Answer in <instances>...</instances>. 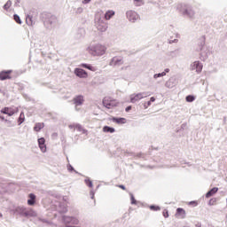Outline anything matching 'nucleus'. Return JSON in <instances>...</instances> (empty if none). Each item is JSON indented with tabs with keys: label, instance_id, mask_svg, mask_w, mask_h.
<instances>
[{
	"label": "nucleus",
	"instance_id": "33",
	"mask_svg": "<svg viewBox=\"0 0 227 227\" xmlns=\"http://www.w3.org/2000/svg\"><path fill=\"white\" fill-rule=\"evenodd\" d=\"M12 1L8 0L5 4L3 6L4 10H5V12H8V10H10V8L12 7Z\"/></svg>",
	"mask_w": 227,
	"mask_h": 227
},
{
	"label": "nucleus",
	"instance_id": "39",
	"mask_svg": "<svg viewBox=\"0 0 227 227\" xmlns=\"http://www.w3.org/2000/svg\"><path fill=\"white\" fill-rule=\"evenodd\" d=\"M215 203H217V198H212L209 200L207 205H209V207H213Z\"/></svg>",
	"mask_w": 227,
	"mask_h": 227
},
{
	"label": "nucleus",
	"instance_id": "45",
	"mask_svg": "<svg viewBox=\"0 0 227 227\" xmlns=\"http://www.w3.org/2000/svg\"><path fill=\"white\" fill-rule=\"evenodd\" d=\"M152 106L151 101H147L144 104V109H148Z\"/></svg>",
	"mask_w": 227,
	"mask_h": 227
},
{
	"label": "nucleus",
	"instance_id": "47",
	"mask_svg": "<svg viewBox=\"0 0 227 227\" xmlns=\"http://www.w3.org/2000/svg\"><path fill=\"white\" fill-rule=\"evenodd\" d=\"M186 127H187V124L183 123V124L181 125V129H177L176 132H180L181 130H184V129H185Z\"/></svg>",
	"mask_w": 227,
	"mask_h": 227
},
{
	"label": "nucleus",
	"instance_id": "26",
	"mask_svg": "<svg viewBox=\"0 0 227 227\" xmlns=\"http://www.w3.org/2000/svg\"><path fill=\"white\" fill-rule=\"evenodd\" d=\"M43 127H45V124L43 122H36L34 126V130L35 132H40V130H42Z\"/></svg>",
	"mask_w": 227,
	"mask_h": 227
},
{
	"label": "nucleus",
	"instance_id": "4",
	"mask_svg": "<svg viewBox=\"0 0 227 227\" xmlns=\"http://www.w3.org/2000/svg\"><path fill=\"white\" fill-rule=\"evenodd\" d=\"M196 51L200 52L201 61H205L208 58V50L205 49V38L201 39Z\"/></svg>",
	"mask_w": 227,
	"mask_h": 227
},
{
	"label": "nucleus",
	"instance_id": "59",
	"mask_svg": "<svg viewBox=\"0 0 227 227\" xmlns=\"http://www.w3.org/2000/svg\"><path fill=\"white\" fill-rule=\"evenodd\" d=\"M82 134H88V129H82Z\"/></svg>",
	"mask_w": 227,
	"mask_h": 227
},
{
	"label": "nucleus",
	"instance_id": "54",
	"mask_svg": "<svg viewBox=\"0 0 227 227\" xmlns=\"http://www.w3.org/2000/svg\"><path fill=\"white\" fill-rule=\"evenodd\" d=\"M82 4H90V3H91V0H82Z\"/></svg>",
	"mask_w": 227,
	"mask_h": 227
},
{
	"label": "nucleus",
	"instance_id": "52",
	"mask_svg": "<svg viewBox=\"0 0 227 227\" xmlns=\"http://www.w3.org/2000/svg\"><path fill=\"white\" fill-rule=\"evenodd\" d=\"M168 43H178V39L168 40Z\"/></svg>",
	"mask_w": 227,
	"mask_h": 227
},
{
	"label": "nucleus",
	"instance_id": "1",
	"mask_svg": "<svg viewBox=\"0 0 227 227\" xmlns=\"http://www.w3.org/2000/svg\"><path fill=\"white\" fill-rule=\"evenodd\" d=\"M41 20L43 22L45 29H48V31L54 29L58 26V18L51 12H43L41 14Z\"/></svg>",
	"mask_w": 227,
	"mask_h": 227
},
{
	"label": "nucleus",
	"instance_id": "10",
	"mask_svg": "<svg viewBox=\"0 0 227 227\" xmlns=\"http://www.w3.org/2000/svg\"><path fill=\"white\" fill-rule=\"evenodd\" d=\"M62 221L65 224H79V219L75 216L63 215Z\"/></svg>",
	"mask_w": 227,
	"mask_h": 227
},
{
	"label": "nucleus",
	"instance_id": "28",
	"mask_svg": "<svg viewBox=\"0 0 227 227\" xmlns=\"http://www.w3.org/2000/svg\"><path fill=\"white\" fill-rule=\"evenodd\" d=\"M59 212L60 214H67V212H68V208H67V205H65V203H59Z\"/></svg>",
	"mask_w": 227,
	"mask_h": 227
},
{
	"label": "nucleus",
	"instance_id": "46",
	"mask_svg": "<svg viewBox=\"0 0 227 227\" xmlns=\"http://www.w3.org/2000/svg\"><path fill=\"white\" fill-rule=\"evenodd\" d=\"M39 221L41 223H43L44 224H51V222H49L47 219L40 218Z\"/></svg>",
	"mask_w": 227,
	"mask_h": 227
},
{
	"label": "nucleus",
	"instance_id": "27",
	"mask_svg": "<svg viewBox=\"0 0 227 227\" xmlns=\"http://www.w3.org/2000/svg\"><path fill=\"white\" fill-rule=\"evenodd\" d=\"M103 132H106V133H109V134H114V132H116V129L114 127L104 126L103 127Z\"/></svg>",
	"mask_w": 227,
	"mask_h": 227
},
{
	"label": "nucleus",
	"instance_id": "3",
	"mask_svg": "<svg viewBox=\"0 0 227 227\" xmlns=\"http://www.w3.org/2000/svg\"><path fill=\"white\" fill-rule=\"evenodd\" d=\"M107 48L102 44H96L88 48L89 54L92 56H104Z\"/></svg>",
	"mask_w": 227,
	"mask_h": 227
},
{
	"label": "nucleus",
	"instance_id": "57",
	"mask_svg": "<svg viewBox=\"0 0 227 227\" xmlns=\"http://www.w3.org/2000/svg\"><path fill=\"white\" fill-rule=\"evenodd\" d=\"M7 119L4 118V116L0 114V121H6Z\"/></svg>",
	"mask_w": 227,
	"mask_h": 227
},
{
	"label": "nucleus",
	"instance_id": "25",
	"mask_svg": "<svg viewBox=\"0 0 227 227\" xmlns=\"http://www.w3.org/2000/svg\"><path fill=\"white\" fill-rule=\"evenodd\" d=\"M169 71H170L169 68H165L163 72L154 74L153 79H159V77H164V76H166L167 74H169Z\"/></svg>",
	"mask_w": 227,
	"mask_h": 227
},
{
	"label": "nucleus",
	"instance_id": "15",
	"mask_svg": "<svg viewBox=\"0 0 227 227\" xmlns=\"http://www.w3.org/2000/svg\"><path fill=\"white\" fill-rule=\"evenodd\" d=\"M38 146L43 153L47 152V145H45V137H40L37 139Z\"/></svg>",
	"mask_w": 227,
	"mask_h": 227
},
{
	"label": "nucleus",
	"instance_id": "35",
	"mask_svg": "<svg viewBox=\"0 0 227 227\" xmlns=\"http://www.w3.org/2000/svg\"><path fill=\"white\" fill-rule=\"evenodd\" d=\"M186 102H194L196 100V97L194 95H188L185 98Z\"/></svg>",
	"mask_w": 227,
	"mask_h": 227
},
{
	"label": "nucleus",
	"instance_id": "22",
	"mask_svg": "<svg viewBox=\"0 0 227 227\" xmlns=\"http://www.w3.org/2000/svg\"><path fill=\"white\" fill-rule=\"evenodd\" d=\"M219 191V188L218 187H213L211 188L207 193H206V198L208 199V198H212V196H215V194H217Z\"/></svg>",
	"mask_w": 227,
	"mask_h": 227
},
{
	"label": "nucleus",
	"instance_id": "55",
	"mask_svg": "<svg viewBox=\"0 0 227 227\" xmlns=\"http://www.w3.org/2000/svg\"><path fill=\"white\" fill-rule=\"evenodd\" d=\"M119 188L121 189L122 191H126L127 187H125L124 184H119Z\"/></svg>",
	"mask_w": 227,
	"mask_h": 227
},
{
	"label": "nucleus",
	"instance_id": "38",
	"mask_svg": "<svg viewBox=\"0 0 227 227\" xmlns=\"http://www.w3.org/2000/svg\"><path fill=\"white\" fill-rule=\"evenodd\" d=\"M180 54V49H176L175 51H170V56H172V58H176V56H178Z\"/></svg>",
	"mask_w": 227,
	"mask_h": 227
},
{
	"label": "nucleus",
	"instance_id": "13",
	"mask_svg": "<svg viewBox=\"0 0 227 227\" xmlns=\"http://www.w3.org/2000/svg\"><path fill=\"white\" fill-rule=\"evenodd\" d=\"M121 65H123V58L121 57H114L109 63L110 67H120Z\"/></svg>",
	"mask_w": 227,
	"mask_h": 227
},
{
	"label": "nucleus",
	"instance_id": "29",
	"mask_svg": "<svg viewBox=\"0 0 227 227\" xmlns=\"http://www.w3.org/2000/svg\"><path fill=\"white\" fill-rule=\"evenodd\" d=\"M114 11H107L105 13V19L106 20H111V19H113V17H114Z\"/></svg>",
	"mask_w": 227,
	"mask_h": 227
},
{
	"label": "nucleus",
	"instance_id": "8",
	"mask_svg": "<svg viewBox=\"0 0 227 227\" xmlns=\"http://www.w3.org/2000/svg\"><path fill=\"white\" fill-rule=\"evenodd\" d=\"M73 104L75 106V110L79 111L77 107H81L84 104V96L82 95H76L73 98Z\"/></svg>",
	"mask_w": 227,
	"mask_h": 227
},
{
	"label": "nucleus",
	"instance_id": "40",
	"mask_svg": "<svg viewBox=\"0 0 227 227\" xmlns=\"http://www.w3.org/2000/svg\"><path fill=\"white\" fill-rule=\"evenodd\" d=\"M6 127H15V123H13V121H10V120H5L4 121Z\"/></svg>",
	"mask_w": 227,
	"mask_h": 227
},
{
	"label": "nucleus",
	"instance_id": "51",
	"mask_svg": "<svg viewBox=\"0 0 227 227\" xmlns=\"http://www.w3.org/2000/svg\"><path fill=\"white\" fill-rule=\"evenodd\" d=\"M51 139H58V133L54 132L51 134Z\"/></svg>",
	"mask_w": 227,
	"mask_h": 227
},
{
	"label": "nucleus",
	"instance_id": "7",
	"mask_svg": "<svg viewBox=\"0 0 227 227\" xmlns=\"http://www.w3.org/2000/svg\"><path fill=\"white\" fill-rule=\"evenodd\" d=\"M102 104L106 109H113V107H116V106H118V102L114 99H111V98H105Z\"/></svg>",
	"mask_w": 227,
	"mask_h": 227
},
{
	"label": "nucleus",
	"instance_id": "11",
	"mask_svg": "<svg viewBox=\"0 0 227 227\" xmlns=\"http://www.w3.org/2000/svg\"><path fill=\"white\" fill-rule=\"evenodd\" d=\"M74 74L80 79H86L88 77V72L81 67L74 68Z\"/></svg>",
	"mask_w": 227,
	"mask_h": 227
},
{
	"label": "nucleus",
	"instance_id": "41",
	"mask_svg": "<svg viewBox=\"0 0 227 227\" xmlns=\"http://www.w3.org/2000/svg\"><path fill=\"white\" fill-rule=\"evenodd\" d=\"M162 215L163 217H165V219H168V217H169V211L168 209H164L162 212Z\"/></svg>",
	"mask_w": 227,
	"mask_h": 227
},
{
	"label": "nucleus",
	"instance_id": "2",
	"mask_svg": "<svg viewBox=\"0 0 227 227\" xmlns=\"http://www.w3.org/2000/svg\"><path fill=\"white\" fill-rule=\"evenodd\" d=\"M180 8V12L184 17H187L188 19H194L196 12H194L192 5L189 4H181Z\"/></svg>",
	"mask_w": 227,
	"mask_h": 227
},
{
	"label": "nucleus",
	"instance_id": "64",
	"mask_svg": "<svg viewBox=\"0 0 227 227\" xmlns=\"http://www.w3.org/2000/svg\"><path fill=\"white\" fill-rule=\"evenodd\" d=\"M176 38H180V34H176Z\"/></svg>",
	"mask_w": 227,
	"mask_h": 227
},
{
	"label": "nucleus",
	"instance_id": "31",
	"mask_svg": "<svg viewBox=\"0 0 227 227\" xmlns=\"http://www.w3.org/2000/svg\"><path fill=\"white\" fill-rule=\"evenodd\" d=\"M25 120H26V118L24 116V112H21L18 118V125H22V123H24Z\"/></svg>",
	"mask_w": 227,
	"mask_h": 227
},
{
	"label": "nucleus",
	"instance_id": "36",
	"mask_svg": "<svg viewBox=\"0 0 227 227\" xmlns=\"http://www.w3.org/2000/svg\"><path fill=\"white\" fill-rule=\"evenodd\" d=\"M84 183L87 185V187H90V188L93 187V182L89 177H87L84 180Z\"/></svg>",
	"mask_w": 227,
	"mask_h": 227
},
{
	"label": "nucleus",
	"instance_id": "49",
	"mask_svg": "<svg viewBox=\"0 0 227 227\" xmlns=\"http://www.w3.org/2000/svg\"><path fill=\"white\" fill-rule=\"evenodd\" d=\"M90 199H91V200H95V192H94L93 190H91V191L90 192Z\"/></svg>",
	"mask_w": 227,
	"mask_h": 227
},
{
	"label": "nucleus",
	"instance_id": "63",
	"mask_svg": "<svg viewBox=\"0 0 227 227\" xmlns=\"http://www.w3.org/2000/svg\"><path fill=\"white\" fill-rule=\"evenodd\" d=\"M60 140L62 141V143H63V141H65V143H67V140H65V137H61Z\"/></svg>",
	"mask_w": 227,
	"mask_h": 227
},
{
	"label": "nucleus",
	"instance_id": "62",
	"mask_svg": "<svg viewBox=\"0 0 227 227\" xmlns=\"http://www.w3.org/2000/svg\"><path fill=\"white\" fill-rule=\"evenodd\" d=\"M19 3H20V0H16L15 6H17V4H19Z\"/></svg>",
	"mask_w": 227,
	"mask_h": 227
},
{
	"label": "nucleus",
	"instance_id": "23",
	"mask_svg": "<svg viewBox=\"0 0 227 227\" xmlns=\"http://www.w3.org/2000/svg\"><path fill=\"white\" fill-rule=\"evenodd\" d=\"M80 67H82V68H85L86 70H90V72H97V67H93L91 64L82 63Z\"/></svg>",
	"mask_w": 227,
	"mask_h": 227
},
{
	"label": "nucleus",
	"instance_id": "58",
	"mask_svg": "<svg viewBox=\"0 0 227 227\" xmlns=\"http://www.w3.org/2000/svg\"><path fill=\"white\" fill-rule=\"evenodd\" d=\"M149 102L153 104V102H155V97H151Z\"/></svg>",
	"mask_w": 227,
	"mask_h": 227
},
{
	"label": "nucleus",
	"instance_id": "44",
	"mask_svg": "<svg viewBox=\"0 0 227 227\" xmlns=\"http://www.w3.org/2000/svg\"><path fill=\"white\" fill-rule=\"evenodd\" d=\"M82 12H84V9L82 7H78L75 11V13H77L78 15H81Z\"/></svg>",
	"mask_w": 227,
	"mask_h": 227
},
{
	"label": "nucleus",
	"instance_id": "17",
	"mask_svg": "<svg viewBox=\"0 0 227 227\" xmlns=\"http://www.w3.org/2000/svg\"><path fill=\"white\" fill-rule=\"evenodd\" d=\"M85 35H86V30L83 27L78 28L74 35V38H75V40H82V38H84Z\"/></svg>",
	"mask_w": 227,
	"mask_h": 227
},
{
	"label": "nucleus",
	"instance_id": "6",
	"mask_svg": "<svg viewBox=\"0 0 227 227\" xmlns=\"http://www.w3.org/2000/svg\"><path fill=\"white\" fill-rule=\"evenodd\" d=\"M152 95L150 92H140L137 94H131L129 98L131 104H136V102H139V100H143V98H146V97H150Z\"/></svg>",
	"mask_w": 227,
	"mask_h": 227
},
{
	"label": "nucleus",
	"instance_id": "60",
	"mask_svg": "<svg viewBox=\"0 0 227 227\" xmlns=\"http://www.w3.org/2000/svg\"><path fill=\"white\" fill-rule=\"evenodd\" d=\"M195 227H201V223H197L195 224Z\"/></svg>",
	"mask_w": 227,
	"mask_h": 227
},
{
	"label": "nucleus",
	"instance_id": "32",
	"mask_svg": "<svg viewBox=\"0 0 227 227\" xmlns=\"http://www.w3.org/2000/svg\"><path fill=\"white\" fill-rule=\"evenodd\" d=\"M150 210H152L153 212H159V210H160V206H157V205H151L149 206Z\"/></svg>",
	"mask_w": 227,
	"mask_h": 227
},
{
	"label": "nucleus",
	"instance_id": "21",
	"mask_svg": "<svg viewBox=\"0 0 227 227\" xmlns=\"http://www.w3.org/2000/svg\"><path fill=\"white\" fill-rule=\"evenodd\" d=\"M166 88L168 89H172L175 88V86H176V78H170L169 80H168L165 83Z\"/></svg>",
	"mask_w": 227,
	"mask_h": 227
},
{
	"label": "nucleus",
	"instance_id": "18",
	"mask_svg": "<svg viewBox=\"0 0 227 227\" xmlns=\"http://www.w3.org/2000/svg\"><path fill=\"white\" fill-rule=\"evenodd\" d=\"M110 120L113 123H117V125H125L127 123V119L124 117H112Z\"/></svg>",
	"mask_w": 227,
	"mask_h": 227
},
{
	"label": "nucleus",
	"instance_id": "16",
	"mask_svg": "<svg viewBox=\"0 0 227 227\" xmlns=\"http://www.w3.org/2000/svg\"><path fill=\"white\" fill-rule=\"evenodd\" d=\"M191 70H196L197 74H200L203 70V64L200 61H195L191 65Z\"/></svg>",
	"mask_w": 227,
	"mask_h": 227
},
{
	"label": "nucleus",
	"instance_id": "48",
	"mask_svg": "<svg viewBox=\"0 0 227 227\" xmlns=\"http://www.w3.org/2000/svg\"><path fill=\"white\" fill-rule=\"evenodd\" d=\"M189 205H192L193 207H198V202L196 200H192L189 202Z\"/></svg>",
	"mask_w": 227,
	"mask_h": 227
},
{
	"label": "nucleus",
	"instance_id": "50",
	"mask_svg": "<svg viewBox=\"0 0 227 227\" xmlns=\"http://www.w3.org/2000/svg\"><path fill=\"white\" fill-rule=\"evenodd\" d=\"M125 111H126V113H130V111H132V106H128L125 108Z\"/></svg>",
	"mask_w": 227,
	"mask_h": 227
},
{
	"label": "nucleus",
	"instance_id": "37",
	"mask_svg": "<svg viewBox=\"0 0 227 227\" xmlns=\"http://www.w3.org/2000/svg\"><path fill=\"white\" fill-rule=\"evenodd\" d=\"M130 196V203L131 205H137V200H136V197H134L133 193H129Z\"/></svg>",
	"mask_w": 227,
	"mask_h": 227
},
{
	"label": "nucleus",
	"instance_id": "43",
	"mask_svg": "<svg viewBox=\"0 0 227 227\" xmlns=\"http://www.w3.org/2000/svg\"><path fill=\"white\" fill-rule=\"evenodd\" d=\"M134 4L136 6H141L143 4V0H134Z\"/></svg>",
	"mask_w": 227,
	"mask_h": 227
},
{
	"label": "nucleus",
	"instance_id": "34",
	"mask_svg": "<svg viewBox=\"0 0 227 227\" xmlns=\"http://www.w3.org/2000/svg\"><path fill=\"white\" fill-rule=\"evenodd\" d=\"M13 20L16 24H22V20H20V16H19L18 14H13Z\"/></svg>",
	"mask_w": 227,
	"mask_h": 227
},
{
	"label": "nucleus",
	"instance_id": "9",
	"mask_svg": "<svg viewBox=\"0 0 227 227\" xmlns=\"http://www.w3.org/2000/svg\"><path fill=\"white\" fill-rule=\"evenodd\" d=\"M0 113L2 114H7V116H13V114H16V113H19V108L5 106L1 109Z\"/></svg>",
	"mask_w": 227,
	"mask_h": 227
},
{
	"label": "nucleus",
	"instance_id": "20",
	"mask_svg": "<svg viewBox=\"0 0 227 227\" xmlns=\"http://www.w3.org/2000/svg\"><path fill=\"white\" fill-rule=\"evenodd\" d=\"M27 205L29 207H34V205H36V195H35V193L28 194Z\"/></svg>",
	"mask_w": 227,
	"mask_h": 227
},
{
	"label": "nucleus",
	"instance_id": "14",
	"mask_svg": "<svg viewBox=\"0 0 227 227\" xmlns=\"http://www.w3.org/2000/svg\"><path fill=\"white\" fill-rule=\"evenodd\" d=\"M12 69L1 71L0 81H8V79H12Z\"/></svg>",
	"mask_w": 227,
	"mask_h": 227
},
{
	"label": "nucleus",
	"instance_id": "24",
	"mask_svg": "<svg viewBox=\"0 0 227 227\" xmlns=\"http://www.w3.org/2000/svg\"><path fill=\"white\" fill-rule=\"evenodd\" d=\"M176 215H179L181 219H185V209L183 207H177L176 210Z\"/></svg>",
	"mask_w": 227,
	"mask_h": 227
},
{
	"label": "nucleus",
	"instance_id": "12",
	"mask_svg": "<svg viewBox=\"0 0 227 227\" xmlns=\"http://www.w3.org/2000/svg\"><path fill=\"white\" fill-rule=\"evenodd\" d=\"M126 17L128 19V20H129V22H136V20H137V19H139V14H137V12H136V11H128L126 12Z\"/></svg>",
	"mask_w": 227,
	"mask_h": 227
},
{
	"label": "nucleus",
	"instance_id": "56",
	"mask_svg": "<svg viewBox=\"0 0 227 227\" xmlns=\"http://www.w3.org/2000/svg\"><path fill=\"white\" fill-rule=\"evenodd\" d=\"M76 129H78L79 132H82V126H81L80 124H77Z\"/></svg>",
	"mask_w": 227,
	"mask_h": 227
},
{
	"label": "nucleus",
	"instance_id": "61",
	"mask_svg": "<svg viewBox=\"0 0 227 227\" xmlns=\"http://www.w3.org/2000/svg\"><path fill=\"white\" fill-rule=\"evenodd\" d=\"M74 173H75V175H79L81 176V173H79L77 170H74Z\"/></svg>",
	"mask_w": 227,
	"mask_h": 227
},
{
	"label": "nucleus",
	"instance_id": "19",
	"mask_svg": "<svg viewBox=\"0 0 227 227\" xmlns=\"http://www.w3.org/2000/svg\"><path fill=\"white\" fill-rule=\"evenodd\" d=\"M97 29L101 33H106L107 31V23L99 20L97 24Z\"/></svg>",
	"mask_w": 227,
	"mask_h": 227
},
{
	"label": "nucleus",
	"instance_id": "5",
	"mask_svg": "<svg viewBox=\"0 0 227 227\" xmlns=\"http://www.w3.org/2000/svg\"><path fill=\"white\" fill-rule=\"evenodd\" d=\"M16 212L24 217H35V215H36V213L33 209L28 210L27 208L20 206L16 208Z\"/></svg>",
	"mask_w": 227,
	"mask_h": 227
},
{
	"label": "nucleus",
	"instance_id": "42",
	"mask_svg": "<svg viewBox=\"0 0 227 227\" xmlns=\"http://www.w3.org/2000/svg\"><path fill=\"white\" fill-rule=\"evenodd\" d=\"M67 171H69V173H73V171H75V168L71 164H67Z\"/></svg>",
	"mask_w": 227,
	"mask_h": 227
},
{
	"label": "nucleus",
	"instance_id": "53",
	"mask_svg": "<svg viewBox=\"0 0 227 227\" xmlns=\"http://www.w3.org/2000/svg\"><path fill=\"white\" fill-rule=\"evenodd\" d=\"M134 157H137L138 159H143V153H138L136 155H134Z\"/></svg>",
	"mask_w": 227,
	"mask_h": 227
},
{
	"label": "nucleus",
	"instance_id": "30",
	"mask_svg": "<svg viewBox=\"0 0 227 227\" xmlns=\"http://www.w3.org/2000/svg\"><path fill=\"white\" fill-rule=\"evenodd\" d=\"M26 22L27 24V26H33V24H35V22L33 21V16L31 15H27L26 16Z\"/></svg>",
	"mask_w": 227,
	"mask_h": 227
}]
</instances>
